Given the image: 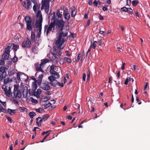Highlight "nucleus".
I'll list each match as a JSON object with an SVG mask.
<instances>
[{
    "label": "nucleus",
    "mask_w": 150,
    "mask_h": 150,
    "mask_svg": "<svg viewBox=\"0 0 150 150\" xmlns=\"http://www.w3.org/2000/svg\"><path fill=\"white\" fill-rule=\"evenodd\" d=\"M52 20H53V22H55V25L56 26V28L58 30V38L55 41V44L58 49L61 50L64 47L62 45L65 42L64 39L62 37H65L67 35L68 32L65 31L62 32L64 24V21L62 19L57 20V17L55 16V13L53 12L52 14Z\"/></svg>",
    "instance_id": "obj_1"
},
{
    "label": "nucleus",
    "mask_w": 150,
    "mask_h": 150,
    "mask_svg": "<svg viewBox=\"0 0 150 150\" xmlns=\"http://www.w3.org/2000/svg\"><path fill=\"white\" fill-rule=\"evenodd\" d=\"M12 45L10 43L7 45L4 49V52L2 55L1 59L4 60H8L9 57L10 53V49L12 47Z\"/></svg>",
    "instance_id": "obj_2"
},
{
    "label": "nucleus",
    "mask_w": 150,
    "mask_h": 150,
    "mask_svg": "<svg viewBox=\"0 0 150 150\" xmlns=\"http://www.w3.org/2000/svg\"><path fill=\"white\" fill-rule=\"evenodd\" d=\"M18 87L15 85L13 92L11 93V96L13 98H17L20 99L22 97V94L19 90H18Z\"/></svg>",
    "instance_id": "obj_3"
},
{
    "label": "nucleus",
    "mask_w": 150,
    "mask_h": 150,
    "mask_svg": "<svg viewBox=\"0 0 150 150\" xmlns=\"http://www.w3.org/2000/svg\"><path fill=\"white\" fill-rule=\"evenodd\" d=\"M25 21L26 23V29L27 30L31 31L32 29V19L29 16H26L25 18Z\"/></svg>",
    "instance_id": "obj_4"
},
{
    "label": "nucleus",
    "mask_w": 150,
    "mask_h": 150,
    "mask_svg": "<svg viewBox=\"0 0 150 150\" xmlns=\"http://www.w3.org/2000/svg\"><path fill=\"white\" fill-rule=\"evenodd\" d=\"M55 22H53L51 23L48 26L47 25H45L44 26V32H45L46 31V35L48 36V34L50 32V31L52 30V28L54 30L55 27Z\"/></svg>",
    "instance_id": "obj_5"
},
{
    "label": "nucleus",
    "mask_w": 150,
    "mask_h": 150,
    "mask_svg": "<svg viewBox=\"0 0 150 150\" xmlns=\"http://www.w3.org/2000/svg\"><path fill=\"white\" fill-rule=\"evenodd\" d=\"M42 21H40V23L39 24H37V23H35L34 26V30L35 31L38 32L37 33V37L38 38L40 37V35L41 34V30L42 29V24H41Z\"/></svg>",
    "instance_id": "obj_6"
},
{
    "label": "nucleus",
    "mask_w": 150,
    "mask_h": 150,
    "mask_svg": "<svg viewBox=\"0 0 150 150\" xmlns=\"http://www.w3.org/2000/svg\"><path fill=\"white\" fill-rule=\"evenodd\" d=\"M31 46V43L30 39L28 38H27L26 40L24 41L22 44V47L23 48H30Z\"/></svg>",
    "instance_id": "obj_7"
},
{
    "label": "nucleus",
    "mask_w": 150,
    "mask_h": 150,
    "mask_svg": "<svg viewBox=\"0 0 150 150\" xmlns=\"http://www.w3.org/2000/svg\"><path fill=\"white\" fill-rule=\"evenodd\" d=\"M38 87L37 85L35 82H33L32 84V88L30 92V90L28 91V93L30 95H35L36 90Z\"/></svg>",
    "instance_id": "obj_8"
},
{
    "label": "nucleus",
    "mask_w": 150,
    "mask_h": 150,
    "mask_svg": "<svg viewBox=\"0 0 150 150\" xmlns=\"http://www.w3.org/2000/svg\"><path fill=\"white\" fill-rule=\"evenodd\" d=\"M36 17L37 18H38L39 19H37L36 22L35 23H37V24H39L40 23V21H42L41 24H42L43 18L42 17V15L40 11H38L36 13Z\"/></svg>",
    "instance_id": "obj_9"
},
{
    "label": "nucleus",
    "mask_w": 150,
    "mask_h": 150,
    "mask_svg": "<svg viewBox=\"0 0 150 150\" xmlns=\"http://www.w3.org/2000/svg\"><path fill=\"white\" fill-rule=\"evenodd\" d=\"M56 78L55 77V76H54L53 74H52L51 76H50L48 77V79L50 80V83L54 87H56V84H55V83H54L53 82L54 81H56Z\"/></svg>",
    "instance_id": "obj_10"
},
{
    "label": "nucleus",
    "mask_w": 150,
    "mask_h": 150,
    "mask_svg": "<svg viewBox=\"0 0 150 150\" xmlns=\"http://www.w3.org/2000/svg\"><path fill=\"white\" fill-rule=\"evenodd\" d=\"M70 9L71 10V17L73 18H74L76 15L77 13L76 9L75 7L73 6H72L70 8Z\"/></svg>",
    "instance_id": "obj_11"
},
{
    "label": "nucleus",
    "mask_w": 150,
    "mask_h": 150,
    "mask_svg": "<svg viewBox=\"0 0 150 150\" xmlns=\"http://www.w3.org/2000/svg\"><path fill=\"white\" fill-rule=\"evenodd\" d=\"M44 67L42 65H41V63L40 64H37L35 65V68L36 71H39L42 72H44V71L42 69V67Z\"/></svg>",
    "instance_id": "obj_12"
},
{
    "label": "nucleus",
    "mask_w": 150,
    "mask_h": 150,
    "mask_svg": "<svg viewBox=\"0 0 150 150\" xmlns=\"http://www.w3.org/2000/svg\"><path fill=\"white\" fill-rule=\"evenodd\" d=\"M49 83L47 82L43 85H42V88L45 90H48L50 89V87L49 86Z\"/></svg>",
    "instance_id": "obj_13"
},
{
    "label": "nucleus",
    "mask_w": 150,
    "mask_h": 150,
    "mask_svg": "<svg viewBox=\"0 0 150 150\" xmlns=\"http://www.w3.org/2000/svg\"><path fill=\"white\" fill-rule=\"evenodd\" d=\"M43 77V75L42 73V74H40V75H39V76L37 78V83L39 85L41 84L42 81V79Z\"/></svg>",
    "instance_id": "obj_14"
},
{
    "label": "nucleus",
    "mask_w": 150,
    "mask_h": 150,
    "mask_svg": "<svg viewBox=\"0 0 150 150\" xmlns=\"http://www.w3.org/2000/svg\"><path fill=\"white\" fill-rule=\"evenodd\" d=\"M52 105V104L50 102H46L42 104V108L44 109H47L50 106Z\"/></svg>",
    "instance_id": "obj_15"
},
{
    "label": "nucleus",
    "mask_w": 150,
    "mask_h": 150,
    "mask_svg": "<svg viewBox=\"0 0 150 150\" xmlns=\"http://www.w3.org/2000/svg\"><path fill=\"white\" fill-rule=\"evenodd\" d=\"M62 12H61L60 13V11L59 9H58L56 11V15H57V20H59V18H61L62 15Z\"/></svg>",
    "instance_id": "obj_16"
},
{
    "label": "nucleus",
    "mask_w": 150,
    "mask_h": 150,
    "mask_svg": "<svg viewBox=\"0 0 150 150\" xmlns=\"http://www.w3.org/2000/svg\"><path fill=\"white\" fill-rule=\"evenodd\" d=\"M63 15L65 19L68 21L70 19V16L69 13H63Z\"/></svg>",
    "instance_id": "obj_17"
},
{
    "label": "nucleus",
    "mask_w": 150,
    "mask_h": 150,
    "mask_svg": "<svg viewBox=\"0 0 150 150\" xmlns=\"http://www.w3.org/2000/svg\"><path fill=\"white\" fill-rule=\"evenodd\" d=\"M4 67L1 66L0 68V71L1 73V74H4L5 75V77H6V71L4 69Z\"/></svg>",
    "instance_id": "obj_18"
},
{
    "label": "nucleus",
    "mask_w": 150,
    "mask_h": 150,
    "mask_svg": "<svg viewBox=\"0 0 150 150\" xmlns=\"http://www.w3.org/2000/svg\"><path fill=\"white\" fill-rule=\"evenodd\" d=\"M7 112L10 115H13L16 113V110H12L9 108L8 109Z\"/></svg>",
    "instance_id": "obj_19"
},
{
    "label": "nucleus",
    "mask_w": 150,
    "mask_h": 150,
    "mask_svg": "<svg viewBox=\"0 0 150 150\" xmlns=\"http://www.w3.org/2000/svg\"><path fill=\"white\" fill-rule=\"evenodd\" d=\"M31 3L30 0H27V6H26V9H29L32 8L31 5Z\"/></svg>",
    "instance_id": "obj_20"
},
{
    "label": "nucleus",
    "mask_w": 150,
    "mask_h": 150,
    "mask_svg": "<svg viewBox=\"0 0 150 150\" xmlns=\"http://www.w3.org/2000/svg\"><path fill=\"white\" fill-rule=\"evenodd\" d=\"M12 79L10 78H7L6 79H4V84L5 85H6L9 82H12Z\"/></svg>",
    "instance_id": "obj_21"
},
{
    "label": "nucleus",
    "mask_w": 150,
    "mask_h": 150,
    "mask_svg": "<svg viewBox=\"0 0 150 150\" xmlns=\"http://www.w3.org/2000/svg\"><path fill=\"white\" fill-rule=\"evenodd\" d=\"M15 73V71L14 69L10 70L8 72V74L9 76H13Z\"/></svg>",
    "instance_id": "obj_22"
},
{
    "label": "nucleus",
    "mask_w": 150,
    "mask_h": 150,
    "mask_svg": "<svg viewBox=\"0 0 150 150\" xmlns=\"http://www.w3.org/2000/svg\"><path fill=\"white\" fill-rule=\"evenodd\" d=\"M53 54L52 58L53 61L54 62L57 63L58 62V58L56 56V55L55 54L53 53Z\"/></svg>",
    "instance_id": "obj_23"
},
{
    "label": "nucleus",
    "mask_w": 150,
    "mask_h": 150,
    "mask_svg": "<svg viewBox=\"0 0 150 150\" xmlns=\"http://www.w3.org/2000/svg\"><path fill=\"white\" fill-rule=\"evenodd\" d=\"M6 87H7L5 85H3L2 86V88L4 90L6 95L7 96H8L9 94L7 93V92L8 91H7V88Z\"/></svg>",
    "instance_id": "obj_24"
},
{
    "label": "nucleus",
    "mask_w": 150,
    "mask_h": 150,
    "mask_svg": "<svg viewBox=\"0 0 150 150\" xmlns=\"http://www.w3.org/2000/svg\"><path fill=\"white\" fill-rule=\"evenodd\" d=\"M19 46L14 43L13 44V49L14 51H16L19 48Z\"/></svg>",
    "instance_id": "obj_25"
},
{
    "label": "nucleus",
    "mask_w": 150,
    "mask_h": 150,
    "mask_svg": "<svg viewBox=\"0 0 150 150\" xmlns=\"http://www.w3.org/2000/svg\"><path fill=\"white\" fill-rule=\"evenodd\" d=\"M54 72L52 73L51 74H53L54 76H55L56 79H58L59 78L60 76L58 74V73L55 71H54Z\"/></svg>",
    "instance_id": "obj_26"
},
{
    "label": "nucleus",
    "mask_w": 150,
    "mask_h": 150,
    "mask_svg": "<svg viewBox=\"0 0 150 150\" xmlns=\"http://www.w3.org/2000/svg\"><path fill=\"white\" fill-rule=\"evenodd\" d=\"M49 61V59H44L42 61V62H41V65H42V66L44 67V65L46 63L48 62Z\"/></svg>",
    "instance_id": "obj_27"
},
{
    "label": "nucleus",
    "mask_w": 150,
    "mask_h": 150,
    "mask_svg": "<svg viewBox=\"0 0 150 150\" xmlns=\"http://www.w3.org/2000/svg\"><path fill=\"white\" fill-rule=\"evenodd\" d=\"M1 112L6 113L7 112V111L3 108L1 104H0V113Z\"/></svg>",
    "instance_id": "obj_28"
},
{
    "label": "nucleus",
    "mask_w": 150,
    "mask_h": 150,
    "mask_svg": "<svg viewBox=\"0 0 150 150\" xmlns=\"http://www.w3.org/2000/svg\"><path fill=\"white\" fill-rule=\"evenodd\" d=\"M49 117L50 115L47 114L43 115L42 117L43 121H45Z\"/></svg>",
    "instance_id": "obj_29"
},
{
    "label": "nucleus",
    "mask_w": 150,
    "mask_h": 150,
    "mask_svg": "<svg viewBox=\"0 0 150 150\" xmlns=\"http://www.w3.org/2000/svg\"><path fill=\"white\" fill-rule=\"evenodd\" d=\"M35 110L39 113H42L44 111V110L41 108H35Z\"/></svg>",
    "instance_id": "obj_30"
},
{
    "label": "nucleus",
    "mask_w": 150,
    "mask_h": 150,
    "mask_svg": "<svg viewBox=\"0 0 150 150\" xmlns=\"http://www.w3.org/2000/svg\"><path fill=\"white\" fill-rule=\"evenodd\" d=\"M55 67H56V66L53 65H52L50 67V72L51 74L54 72V71H55L54 70Z\"/></svg>",
    "instance_id": "obj_31"
},
{
    "label": "nucleus",
    "mask_w": 150,
    "mask_h": 150,
    "mask_svg": "<svg viewBox=\"0 0 150 150\" xmlns=\"http://www.w3.org/2000/svg\"><path fill=\"white\" fill-rule=\"evenodd\" d=\"M29 115L31 118H33L34 116L36 115L35 112H31L29 113Z\"/></svg>",
    "instance_id": "obj_32"
},
{
    "label": "nucleus",
    "mask_w": 150,
    "mask_h": 150,
    "mask_svg": "<svg viewBox=\"0 0 150 150\" xmlns=\"http://www.w3.org/2000/svg\"><path fill=\"white\" fill-rule=\"evenodd\" d=\"M36 123H41L43 121L42 118L40 117H38L36 119Z\"/></svg>",
    "instance_id": "obj_33"
},
{
    "label": "nucleus",
    "mask_w": 150,
    "mask_h": 150,
    "mask_svg": "<svg viewBox=\"0 0 150 150\" xmlns=\"http://www.w3.org/2000/svg\"><path fill=\"white\" fill-rule=\"evenodd\" d=\"M139 2L137 0H134L132 2V4L133 6H136L139 3Z\"/></svg>",
    "instance_id": "obj_34"
},
{
    "label": "nucleus",
    "mask_w": 150,
    "mask_h": 150,
    "mask_svg": "<svg viewBox=\"0 0 150 150\" xmlns=\"http://www.w3.org/2000/svg\"><path fill=\"white\" fill-rule=\"evenodd\" d=\"M31 39L32 42L34 41L35 40V33L33 32H31Z\"/></svg>",
    "instance_id": "obj_35"
},
{
    "label": "nucleus",
    "mask_w": 150,
    "mask_h": 150,
    "mask_svg": "<svg viewBox=\"0 0 150 150\" xmlns=\"http://www.w3.org/2000/svg\"><path fill=\"white\" fill-rule=\"evenodd\" d=\"M28 94V91H25L24 90L23 91V98H26L27 96V95Z\"/></svg>",
    "instance_id": "obj_36"
},
{
    "label": "nucleus",
    "mask_w": 150,
    "mask_h": 150,
    "mask_svg": "<svg viewBox=\"0 0 150 150\" xmlns=\"http://www.w3.org/2000/svg\"><path fill=\"white\" fill-rule=\"evenodd\" d=\"M30 99L31 100V101L33 103H38V101L37 100L34 99L33 97H31L30 98Z\"/></svg>",
    "instance_id": "obj_37"
},
{
    "label": "nucleus",
    "mask_w": 150,
    "mask_h": 150,
    "mask_svg": "<svg viewBox=\"0 0 150 150\" xmlns=\"http://www.w3.org/2000/svg\"><path fill=\"white\" fill-rule=\"evenodd\" d=\"M65 62L66 61L67 62L68 64L70 63L71 62V59L68 58L67 57H65Z\"/></svg>",
    "instance_id": "obj_38"
},
{
    "label": "nucleus",
    "mask_w": 150,
    "mask_h": 150,
    "mask_svg": "<svg viewBox=\"0 0 150 150\" xmlns=\"http://www.w3.org/2000/svg\"><path fill=\"white\" fill-rule=\"evenodd\" d=\"M131 78L130 77H128L126 78L124 82V84L125 85H127L129 81H130Z\"/></svg>",
    "instance_id": "obj_39"
},
{
    "label": "nucleus",
    "mask_w": 150,
    "mask_h": 150,
    "mask_svg": "<svg viewBox=\"0 0 150 150\" xmlns=\"http://www.w3.org/2000/svg\"><path fill=\"white\" fill-rule=\"evenodd\" d=\"M7 91L8 92H7V93L9 94L8 96H7L9 97L11 96V93H12L11 92V88L10 87H9L8 90L7 89Z\"/></svg>",
    "instance_id": "obj_40"
},
{
    "label": "nucleus",
    "mask_w": 150,
    "mask_h": 150,
    "mask_svg": "<svg viewBox=\"0 0 150 150\" xmlns=\"http://www.w3.org/2000/svg\"><path fill=\"white\" fill-rule=\"evenodd\" d=\"M19 110L22 112L24 111L27 112V108L23 107H20L19 108Z\"/></svg>",
    "instance_id": "obj_41"
},
{
    "label": "nucleus",
    "mask_w": 150,
    "mask_h": 150,
    "mask_svg": "<svg viewBox=\"0 0 150 150\" xmlns=\"http://www.w3.org/2000/svg\"><path fill=\"white\" fill-rule=\"evenodd\" d=\"M12 60L14 63H16L17 61L18 58L16 57V55H15L14 57L12 59Z\"/></svg>",
    "instance_id": "obj_42"
},
{
    "label": "nucleus",
    "mask_w": 150,
    "mask_h": 150,
    "mask_svg": "<svg viewBox=\"0 0 150 150\" xmlns=\"http://www.w3.org/2000/svg\"><path fill=\"white\" fill-rule=\"evenodd\" d=\"M65 62V57L64 59H61L59 60V63L61 64H63Z\"/></svg>",
    "instance_id": "obj_43"
},
{
    "label": "nucleus",
    "mask_w": 150,
    "mask_h": 150,
    "mask_svg": "<svg viewBox=\"0 0 150 150\" xmlns=\"http://www.w3.org/2000/svg\"><path fill=\"white\" fill-rule=\"evenodd\" d=\"M127 8H127L126 7H123L121 8V10L124 12H127L128 11Z\"/></svg>",
    "instance_id": "obj_44"
},
{
    "label": "nucleus",
    "mask_w": 150,
    "mask_h": 150,
    "mask_svg": "<svg viewBox=\"0 0 150 150\" xmlns=\"http://www.w3.org/2000/svg\"><path fill=\"white\" fill-rule=\"evenodd\" d=\"M127 12H128L130 14H132L133 13V10L131 8H127Z\"/></svg>",
    "instance_id": "obj_45"
},
{
    "label": "nucleus",
    "mask_w": 150,
    "mask_h": 150,
    "mask_svg": "<svg viewBox=\"0 0 150 150\" xmlns=\"http://www.w3.org/2000/svg\"><path fill=\"white\" fill-rule=\"evenodd\" d=\"M4 59H0V65H4L5 64V62H4Z\"/></svg>",
    "instance_id": "obj_46"
},
{
    "label": "nucleus",
    "mask_w": 150,
    "mask_h": 150,
    "mask_svg": "<svg viewBox=\"0 0 150 150\" xmlns=\"http://www.w3.org/2000/svg\"><path fill=\"white\" fill-rule=\"evenodd\" d=\"M15 99V98L11 99V101L14 103H15L17 105H19V102L16 100Z\"/></svg>",
    "instance_id": "obj_47"
},
{
    "label": "nucleus",
    "mask_w": 150,
    "mask_h": 150,
    "mask_svg": "<svg viewBox=\"0 0 150 150\" xmlns=\"http://www.w3.org/2000/svg\"><path fill=\"white\" fill-rule=\"evenodd\" d=\"M31 50L33 53H35V52L36 51V48L35 47V46H33L32 47Z\"/></svg>",
    "instance_id": "obj_48"
},
{
    "label": "nucleus",
    "mask_w": 150,
    "mask_h": 150,
    "mask_svg": "<svg viewBox=\"0 0 150 150\" xmlns=\"http://www.w3.org/2000/svg\"><path fill=\"white\" fill-rule=\"evenodd\" d=\"M108 7V6L105 5L103 7L102 9L104 11H107L108 10L107 7Z\"/></svg>",
    "instance_id": "obj_49"
},
{
    "label": "nucleus",
    "mask_w": 150,
    "mask_h": 150,
    "mask_svg": "<svg viewBox=\"0 0 150 150\" xmlns=\"http://www.w3.org/2000/svg\"><path fill=\"white\" fill-rule=\"evenodd\" d=\"M5 77V75L4 74L0 73V81H2Z\"/></svg>",
    "instance_id": "obj_50"
},
{
    "label": "nucleus",
    "mask_w": 150,
    "mask_h": 150,
    "mask_svg": "<svg viewBox=\"0 0 150 150\" xmlns=\"http://www.w3.org/2000/svg\"><path fill=\"white\" fill-rule=\"evenodd\" d=\"M42 92V91L40 89L38 88L37 90V91H36V94H40Z\"/></svg>",
    "instance_id": "obj_51"
},
{
    "label": "nucleus",
    "mask_w": 150,
    "mask_h": 150,
    "mask_svg": "<svg viewBox=\"0 0 150 150\" xmlns=\"http://www.w3.org/2000/svg\"><path fill=\"white\" fill-rule=\"evenodd\" d=\"M98 42L97 41H94L93 44V48L94 49L96 46V44Z\"/></svg>",
    "instance_id": "obj_52"
},
{
    "label": "nucleus",
    "mask_w": 150,
    "mask_h": 150,
    "mask_svg": "<svg viewBox=\"0 0 150 150\" xmlns=\"http://www.w3.org/2000/svg\"><path fill=\"white\" fill-rule=\"evenodd\" d=\"M56 55H57L58 56H60L62 54V52L60 50L57 51L56 52Z\"/></svg>",
    "instance_id": "obj_53"
},
{
    "label": "nucleus",
    "mask_w": 150,
    "mask_h": 150,
    "mask_svg": "<svg viewBox=\"0 0 150 150\" xmlns=\"http://www.w3.org/2000/svg\"><path fill=\"white\" fill-rule=\"evenodd\" d=\"M125 62H122V65L121 67V69L122 70H124L125 69Z\"/></svg>",
    "instance_id": "obj_54"
},
{
    "label": "nucleus",
    "mask_w": 150,
    "mask_h": 150,
    "mask_svg": "<svg viewBox=\"0 0 150 150\" xmlns=\"http://www.w3.org/2000/svg\"><path fill=\"white\" fill-rule=\"evenodd\" d=\"M26 2L25 1H24L22 3V5L26 9Z\"/></svg>",
    "instance_id": "obj_55"
},
{
    "label": "nucleus",
    "mask_w": 150,
    "mask_h": 150,
    "mask_svg": "<svg viewBox=\"0 0 150 150\" xmlns=\"http://www.w3.org/2000/svg\"><path fill=\"white\" fill-rule=\"evenodd\" d=\"M86 76V75L85 73H84L83 74L82 79H83V80L84 81H85Z\"/></svg>",
    "instance_id": "obj_56"
},
{
    "label": "nucleus",
    "mask_w": 150,
    "mask_h": 150,
    "mask_svg": "<svg viewBox=\"0 0 150 150\" xmlns=\"http://www.w3.org/2000/svg\"><path fill=\"white\" fill-rule=\"evenodd\" d=\"M21 75L20 73H18L17 74V78L18 80L20 79V75Z\"/></svg>",
    "instance_id": "obj_57"
},
{
    "label": "nucleus",
    "mask_w": 150,
    "mask_h": 150,
    "mask_svg": "<svg viewBox=\"0 0 150 150\" xmlns=\"http://www.w3.org/2000/svg\"><path fill=\"white\" fill-rule=\"evenodd\" d=\"M7 119L8 120L10 121V123H11L12 122V120L11 117H7Z\"/></svg>",
    "instance_id": "obj_58"
},
{
    "label": "nucleus",
    "mask_w": 150,
    "mask_h": 150,
    "mask_svg": "<svg viewBox=\"0 0 150 150\" xmlns=\"http://www.w3.org/2000/svg\"><path fill=\"white\" fill-rule=\"evenodd\" d=\"M87 80L88 81L89 80L90 78V74L89 72L88 73H87Z\"/></svg>",
    "instance_id": "obj_59"
},
{
    "label": "nucleus",
    "mask_w": 150,
    "mask_h": 150,
    "mask_svg": "<svg viewBox=\"0 0 150 150\" xmlns=\"http://www.w3.org/2000/svg\"><path fill=\"white\" fill-rule=\"evenodd\" d=\"M36 8H37V6H36V5L35 4V5H34L33 6V10L34 12L36 11H37Z\"/></svg>",
    "instance_id": "obj_60"
},
{
    "label": "nucleus",
    "mask_w": 150,
    "mask_h": 150,
    "mask_svg": "<svg viewBox=\"0 0 150 150\" xmlns=\"http://www.w3.org/2000/svg\"><path fill=\"white\" fill-rule=\"evenodd\" d=\"M69 37L71 38H74L76 37V35L75 34L71 33V34L69 35Z\"/></svg>",
    "instance_id": "obj_61"
},
{
    "label": "nucleus",
    "mask_w": 150,
    "mask_h": 150,
    "mask_svg": "<svg viewBox=\"0 0 150 150\" xmlns=\"http://www.w3.org/2000/svg\"><path fill=\"white\" fill-rule=\"evenodd\" d=\"M90 23V19H88V21L87 22V23L86 24V27L88 26Z\"/></svg>",
    "instance_id": "obj_62"
},
{
    "label": "nucleus",
    "mask_w": 150,
    "mask_h": 150,
    "mask_svg": "<svg viewBox=\"0 0 150 150\" xmlns=\"http://www.w3.org/2000/svg\"><path fill=\"white\" fill-rule=\"evenodd\" d=\"M63 13H69L68 11V9L67 8H65L64 10Z\"/></svg>",
    "instance_id": "obj_63"
},
{
    "label": "nucleus",
    "mask_w": 150,
    "mask_h": 150,
    "mask_svg": "<svg viewBox=\"0 0 150 150\" xmlns=\"http://www.w3.org/2000/svg\"><path fill=\"white\" fill-rule=\"evenodd\" d=\"M133 67L134 70L136 69H137V70L138 69V67L135 65H133Z\"/></svg>",
    "instance_id": "obj_64"
}]
</instances>
